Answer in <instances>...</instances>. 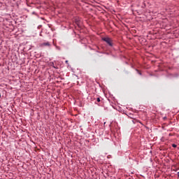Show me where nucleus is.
<instances>
[{"label": "nucleus", "instance_id": "nucleus-6", "mask_svg": "<svg viewBox=\"0 0 179 179\" xmlns=\"http://www.w3.org/2000/svg\"><path fill=\"white\" fill-rule=\"evenodd\" d=\"M177 174H178V177H179V172H178Z\"/></svg>", "mask_w": 179, "mask_h": 179}, {"label": "nucleus", "instance_id": "nucleus-2", "mask_svg": "<svg viewBox=\"0 0 179 179\" xmlns=\"http://www.w3.org/2000/svg\"><path fill=\"white\" fill-rule=\"evenodd\" d=\"M40 47H51V43H50V42H45L41 43Z\"/></svg>", "mask_w": 179, "mask_h": 179}, {"label": "nucleus", "instance_id": "nucleus-5", "mask_svg": "<svg viewBox=\"0 0 179 179\" xmlns=\"http://www.w3.org/2000/svg\"><path fill=\"white\" fill-rule=\"evenodd\" d=\"M172 147H173V148H177V145L173 144V145H172Z\"/></svg>", "mask_w": 179, "mask_h": 179}, {"label": "nucleus", "instance_id": "nucleus-1", "mask_svg": "<svg viewBox=\"0 0 179 179\" xmlns=\"http://www.w3.org/2000/svg\"><path fill=\"white\" fill-rule=\"evenodd\" d=\"M103 41H105L110 47H113V40L108 37H105L102 38Z\"/></svg>", "mask_w": 179, "mask_h": 179}, {"label": "nucleus", "instance_id": "nucleus-4", "mask_svg": "<svg viewBox=\"0 0 179 179\" xmlns=\"http://www.w3.org/2000/svg\"><path fill=\"white\" fill-rule=\"evenodd\" d=\"M96 101H98V103H100V101H100V98H97V99H96Z\"/></svg>", "mask_w": 179, "mask_h": 179}, {"label": "nucleus", "instance_id": "nucleus-7", "mask_svg": "<svg viewBox=\"0 0 179 179\" xmlns=\"http://www.w3.org/2000/svg\"><path fill=\"white\" fill-rule=\"evenodd\" d=\"M0 97H1V94H0Z\"/></svg>", "mask_w": 179, "mask_h": 179}, {"label": "nucleus", "instance_id": "nucleus-3", "mask_svg": "<svg viewBox=\"0 0 179 179\" xmlns=\"http://www.w3.org/2000/svg\"><path fill=\"white\" fill-rule=\"evenodd\" d=\"M76 24H77V26H80V19L79 18H76L75 20Z\"/></svg>", "mask_w": 179, "mask_h": 179}]
</instances>
